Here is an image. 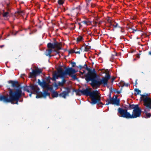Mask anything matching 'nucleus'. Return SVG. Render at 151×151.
<instances>
[{"mask_svg": "<svg viewBox=\"0 0 151 151\" xmlns=\"http://www.w3.org/2000/svg\"><path fill=\"white\" fill-rule=\"evenodd\" d=\"M9 83L12 84V86L14 88H18V86H17V85L19 86V82L17 81H8Z\"/></svg>", "mask_w": 151, "mask_h": 151, "instance_id": "nucleus-19", "label": "nucleus"}, {"mask_svg": "<svg viewBox=\"0 0 151 151\" xmlns=\"http://www.w3.org/2000/svg\"><path fill=\"white\" fill-rule=\"evenodd\" d=\"M107 71L108 72V73H106V74H107V75L105 77H104V78H105L106 79H107V81H108V80L110 78L111 76L109 74V72L108 71V70H107Z\"/></svg>", "mask_w": 151, "mask_h": 151, "instance_id": "nucleus-26", "label": "nucleus"}, {"mask_svg": "<svg viewBox=\"0 0 151 151\" xmlns=\"http://www.w3.org/2000/svg\"><path fill=\"white\" fill-rule=\"evenodd\" d=\"M65 88L66 90L67 91H63L62 93L59 94V96L65 99L67 96H68L69 93L70 92V89L68 87H66Z\"/></svg>", "mask_w": 151, "mask_h": 151, "instance_id": "nucleus-14", "label": "nucleus"}, {"mask_svg": "<svg viewBox=\"0 0 151 151\" xmlns=\"http://www.w3.org/2000/svg\"><path fill=\"white\" fill-rule=\"evenodd\" d=\"M147 109H146L144 110L143 112L144 113H145V118H150L151 116L150 113L147 112Z\"/></svg>", "mask_w": 151, "mask_h": 151, "instance_id": "nucleus-21", "label": "nucleus"}, {"mask_svg": "<svg viewBox=\"0 0 151 151\" xmlns=\"http://www.w3.org/2000/svg\"><path fill=\"white\" fill-rule=\"evenodd\" d=\"M91 6L92 7H94L95 6V5L94 4H91Z\"/></svg>", "mask_w": 151, "mask_h": 151, "instance_id": "nucleus-49", "label": "nucleus"}, {"mask_svg": "<svg viewBox=\"0 0 151 151\" xmlns=\"http://www.w3.org/2000/svg\"><path fill=\"white\" fill-rule=\"evenodd\" d=\"M68 52L69 53L72 54L73 53H75L76 54H80V51H76V50H74L73 49H71L70 50L68 51Z\"/></svg>", "mask_w": 151, "mask_h": 151, "instance_id": "nucleus-23", "label": "nucleus"}, {"mask_svg": "<svg viewBox=\"0 0 151 151\" xmlns=\"http://www.w3.org/2000/svg\"><path fill=\"white\" fill-rule=\"evenodd\" d=\"M83 37L81 36H79L77 38L76 42L78 43L82 41L83 40Z\"/></svg>", "mask_w": 151, "mask_h": 151, "instance_id": "nucleus-25", "label": "nucleus"}, {"mask_svg": "<svg viewBox=\"0 0 151 151\" xmlns=\"http://www.w3.org/2000/svg\"><path fill=\"white\" fill-rule=\"evenodd\" d=\"M52 78L50 77V76H48L47 77H46L45 78V79L47 81L48 83V84L51 83L50 82V79Z\"/></svg>", "mask_w": 151, "mask_h": 151, "instance_id": "nucleus-29", "label": "nucleus"}, {"mask_svg": "<svg viewBox=\"0 0 151 151\" xmlns=\"http://www.w3.org/2000/svg\"><path fill=\"white\" fill-rule=\"evenodd\" d=\"M134 91L137 93V94H139L141 93V91L138 88H135Z\"/></svg>", "mask_w": 151, "mask_h": 151, "instance_id": "nucleus-33", "label": "nucleus"}, {"mask_svg": "<svg viewBox=\"0 0 151 151\" xmlns=\"http://www.w3.org/2000/svg\"><path fill=\"white\" fill-rule=\"evenodd\" d=\"M55 51L56 52V54L59 55V52L56 50H55Z\"/></svg>", "mask_w": 151, "mask_h": 151, "instance_id": "nucleus-50", "label": "nucleus"}, {"mask_svg": "<svg viewBox=\"0 0 151 151\" xmlns=\"http://www.w3.org/2000/svg\"><path fill=\"white\" fill-rule=\"evenodd\" d=\"M23 88L24 90L27 92H30L31 91L29 90H31L33 91L34 93H36L37 94H38L40 92L39 91L40 88L36 85L31 84L29 86H26L25 87H24Z\"/></svg>", "mask_w": 151, "mask_h": 151, "instance_id": "nucleus-6", "label": "nucleus"}, {"mask_svg": "<svg viewBox=\"0 0 151 151\" xmlns=\"http://www.w3.org/2000/svg\"><path fill=\"white\" fill-rule=\"evenodd\" d=\"M83 72H81L80 71V73H81L82 74H83V73H84L85 72V70H83Z\"/></svg>", "mask_w": 151, "mask_h": 151, "instance_id": "nucleus-52", "label": "nucleus"}, {"mask_svg": "<svg viewBox=\"0 0 151 151\" xmlns=\"http://www.w3.org/2000/svg\"><path fill=\"white\" fill-rule=\"evenodd\" d=\"M137 80H136L135 81V85L137 84Z\"/></svg>", "mask_w": 151, "mask_h": 151, "instance_id": "nucleus-57", "label": "nucleus"}, {"mask_svg": "<svg viewBox=\"0 0 151 151\" xmlns=\"http://www.w3.org/2000/svg\"><path fill=\"white\" fill-rule=\"evenodd\" d=\"M58 3L59 5H62L63 4L64 1L63 0H58Z\"/></svg>", "mask_w": 151, "mask_h": 151, "instance_id": "nucleus-30", "label": "nucleus"}, {"mask_svg": "<svg viewBox=\"0 0 151 151\" xmlns=\"http://www.w3.org/2000/svg\"><path fill=\"white\" fill-rule=\"evenodd\" d=\"M22 91L21 88H18L13 91L11 103L12 104H14V101H16L15 104H18V101L19 99L22 96Z\"/></svg>", "mask_w": 151, "mask_h": 151, "instance_id": "nucleus-3", "label": "nucleus"}, {"mask_svg": "<svg viewBox=\"0 0 151 151\" xmlns=\"http://www.w3.org/2000/svg\"><path fill=\"white\" fill-rule=\"evenodd\" d=\"M78 24L79 26V29H80L81 27H82V25L80 23H78Z\"/></svg>", "mask_w": 151, "mask_h": 151, "instance_id": "nucleus-45", "label": "nucleus"}, {"mask_svg": "<svg viewBox=\"0 0 151 151\" xmlns=\"http://www.w3.org/2000/svg\"><path fill=\"white\" fill-rule=\"evenodd\" d=\"M141 113V110L139 106L136 107V108L133 109L132 114L131 115L127 111V109H123L121 108H119L118 109V115L120 117L127 119H133L140 116Z\"/></svg>", "mask_w": 151, "mask_h": 151, "instance_id": "nucleus-2", "label": "nucleus"}, {"mask_svg": "<svg viewBox=\"0 0 151 151\" xmlns=\"http://www.w3.org/2000/svg\"><path fill=\"white\" fill-rule=\"evenodd\" d=\"M30 93L29 94V96L30 97H31L32 96V91H31V92H30Z\"/></svg>", "mask_w": 151, "mask_h": 151, "instance_id": "nucleus-48", "label": "nucleus"}, {"mask_svg": "<svg viewBox=\"0 0 151 151\" xmlns=\"http://www.w3.org/2000/svg\"><path fill=\"white\" fill-rule=\"evenodd\" d=\"M148 54L150 55H151V51H149L148 52Z\"/></svg>", "mask_w": 151, "mask_h": 151, "instance_id": "nucleus-54", "label": "nucleus"}, {"mask_svg": "<svg viewBox=\"0 0 151 151\" xmlns=\"http://www.w3.org/2000/svg\"><path fill=\"white\" fill-rule=\"evenodd\" d=\"M141 98L142 99V101H144V105L147 108L151 109V99L148 97V95L147 94L146 95H141Z\"/></svg>", "mask_w": 151, "mask_h": 151, "instance_id": "nucleus-7", "label": "nucleus"}, {"mask_svg": "<svg viewBox=\"0 0 151 151\" xmlns=\"http://www.w3.org/2000/svg\"><path fill=\"white\" fill-rule=\"evenodd\" d=\"M107 21L109 23H111V22H111V20L109 19H107Z\"/></svg>", "mask_w": 151, "mask_h": 151, "instance_id": "nucleus-44", "label": "nucleus"}, {"mask_svg": "<svg viewBox=\"0 0 151 151\" xmlns=\"http://www.w3.org/2000/svg\"><path fill=\"white\" fill-rule=\"evenodd\" d=\"M114 22V24H113V27H114V28H117V27H118V28H121V27H120L118 24L116 23V22Z\"/></svg>", "mask_w": 151, "mask_h": 151, "instance_id": "nucleus-28", "label": "nucleus"}, {"mask_svg": "<svg viewBox=\"0 0 151 151\" xmlns=\"http://www.w3.org/2000/svg\"><path fill=\"white\" fill-rule=\"evenodd\" d=\"M83 66H84V67H85V66H86H86H87V64H86V63L85 64V65H84Z\"/></svg>", "mask_w": 151, "mask_h": 151, "instance_id": "nucleus-58", "label": "nucleus"}, {"mask_svg": "<svg viewBox=\"0 0 151 151\" xmlns=\"http://www.w3.org/2000/svg\"><path fill=\"white\" fill-rule=\"evenodd\" d=\"M66 82V80L64 78H63L62 81L61 82L59 81L58 83V84H57L55 82L54 86L56 88H58V86L61 87L63 86L65 84Z\"/></svg>", "mask_w": 151, "mask_h": 151, "instance_id": "nucleus-16", "label": "nucleus"}, {"mask_svg": "<svg viewBox=\"0 0 151 151\" xmlns=\"http://www.w3.org/2000/svg\"><path fill=\"white\" fill-rule=\"evenodd\" d=\"M9 12H6L4 13V14H3V17H7L8 16H9Z\"/></svg>", "mask_w": 151, "mask_h": 151, "instance_id": "nucleus-31", "label": "nucleus"}, {"mask_svg": "<svg viewBox=\"0 0 151 151\" xmlns=\"http://www.w3.org/2000/svg\"><path fill=\"white\" fill-rule=\"evenodd\" d=\"M53 45L54 49L56 48L58 50L61 49V48L60 47V45H61V43L58 42L56 41L55 40V41L53 43Z\"/></svg>", "mask_w": 151, "mask_h": 151, "instance_id": "nucleus-18", "label": "nucleus"}, {"mask_svg": "<svg viewBox=\"0 0 151 151\" xmlns=\"http://www.w3.org/2000/svg\"><path fill=\"white\" fill-rule=\"evenodd\" d=\"M97 76L96 73L85 79L87 82L91 81V85L93 89L97 88L100 86L99 80L96 79Z\"/></svg>", "mask_w": 151, "mask_h": 151, "instance_id": "nucleus-4", "label": "nucleus"}, {"mask_svg": "<svg viewBox=\"0 0 151 151\" xmlns=\"http://www.w3.org/2000/svg\"><path fill=\"white\" fill-rule=\"evenodd\" d=\"M124 86H128V84H124Z\"/></svg>", "mask_w": 151, "mask_h": 151, "instance_id": "nucleus-55", "label": "nucleus"}, {"mask_svg": "<svg viewBox=\"0 0 151 151\" xmlns=\"http://www.w3.org/2000/svg\"><path fill=\"white\" fill-rule=\"evenodd\" d=\"M80 50H78H78H76V51H80Z\"/></svg>", "mask_w": 151, "mask_h": 151, "instance_id": "nucleus-61", "label": "nucleus"}, {"mask_svg": "<svg viewBox=\"0 0 151 151\" xmlns=\"http://www.w3.org/2000/svg\"><path fill=\"white\" fill-rule=\"evenodd\" d=\"M92 0H86V1L87 3V5L88 6V3L90 2Z\"/></svg>", "mask_w": 151, "mask_h": 151, "instance_id": "nucleus-40", "label": "nucleus"}, {"mask_svg": "<svg viewBox=\"0 0 151 151\" xmlns=\"http://www.w3.org/2000/svg\"><path fill=\"white\" fill-rule=\"evenodd\" d=\"M38 84L41 86L43 88H46L48 87V83L45 80H43L42 82H41L40 79L38 80Z\"/></svg>", "mask_w": 151, "mask_h": 151, "instance_id": "nucleus-15", "label": "nucleus"}, {"mask_svg": "<svg viewBox=\"0 0 151 151\" xmlns=\"http://www.w3.org/2000/svg\"><path fill=\"white\" fill-rule=\"evenodd\" d=\"M21 12H18V13L19 14H20V13H21Z\"/></svg>", "mask_w": 151, "mask_h": 151, "instance_id": "nucleus-60", "label": "nucleus"}, {"mask_svg": "<svg viewBox=\"0 0 151 151\" xmlns=\"http://www.w3.org/2000/svg\"><path fill=\"white\" fill-rule=\"evenodd\" d=\"M71 64L72 65V67H74L76 65V63L75 62H71Z\"/></svg>", "mask_w": 151, "mask_h": 151, "instance_id": "nucleus-36", "label": "nucleus"}, {"mask_svg": "<svg viewBox=\"0 0 151 151\" xmlns=\"http://www.w3.org/2000/svg\"><path fill=\"white\" fill-rule=\"evenodd\" d=\"M65 70H67L68 71V73H65V75H68L70 76L73 79L76 80L77 79V78L76 75H73V74H75L77 72V71L75 69H73L72 67L69 68H66L65 67Z\"/></svg>", "mask_w": 151, "mask_h": 151, "instance_id": "nucleus-11", "label": "nucleus"}, {"mask_svg": "<svg viewBox=\"0 0 151 151\" xmlns=\"http://www.w3.org/2000/svg\"><path fill=\"white\" fill-rule=\"evenodd\" d=\"M137 57L138 58H140V54H137Z\"/></svg>", "mask_w": 151, "mask_h": 151, "instance_id": "nucleus-51", "label": "nucleus"}, {"mask_svg": "<svg viewBox=\"0 0 151 151\" xmlns=\"http://www.w3.org/2000/svg\"><path fill=\"white\" fill-rule=\"evenodd\" d=\"M122 88H121L120 90V91H116V93L117 94H119L121 92V91L122 90Z\"/></svg>", "mask_w": 151, "mask_h": 151, "instance_id": "nucleus-42", "label": "nucleus"}, {"mask_svg": "<svg viewBox=\"0 0 151 151\" xmlns=\"http://www.w3.org/2000/svg\"><path fill=\"white\" fill-rule=\"evenodd\" d=\"M121 29V32L122 33H123L124 32V30L123 27H121L120 28Z\"/></svg>", "mask_w": 151, "mask_h": 151, "instance_id": "nucleus-38", "label": "nucleus"}, {"mask_svg": "<svg viewBox=\"0 0 151 151\" xmlns=\"http://www.w3.org/2000/svg\"><path fill=\"white\" fill-rule=\"evenodd\" d=\"M80 91H81V90H80L79 89L78 90V91L76 93V95L81 96V94L80 93V92H81Z\"/></svg>", "mask_w": 151, "mask_h": 151, "instance_id": "nucleus-34", "label": "nucleus"}, {"mask_svg": "<svg viewBox=\"0 0 151 151\" xmlns=\"http://www.w3.org/2000/svg\"><path fill=\"white\" fill-rule=\"evenodd\" d=\"M4 45H0V47L1 48H2L3 47H4Z\"/></svg>", "mask_w": 151, "mask_h": 151, "instance_id": "nucleus-53", "label": "nucleus"}, {"mask_svg": "<svg viewBox=\"0 0 151 151\" xmlns=\"http://www.w3.org/2000/svg\"><path fill=\"white\" fill-rule=\"evenodd\" d=\"M78 91V90H77L75 89H74L73 90V92H75L76 93V92Z\"/></svg>", "mask_w": 151, "mask_h": 151, "instance_id": "nucleus-46", "label": "nucleus"}, {"mask_svg": "<svg viewBox=\"0 0 151 151\" xmlns=\"http://www.w3.org/2000/svg\"><path fill=\"white\" fill-rule=\"evenodd\" d=\"M89 45V43H88V45Z\"/></svg>", "mask_w": 151, "mask_h": 151, "instance_id": "nucleus-62", "label": "nucleus"}, {"mask_svg": "<svg viewBox=\"0 0 151 151\" xmlns=\"http://www.w3.org/2000/svg\"><path fill=\"white\" fill-rule=\"evenodd\" d=\"M118 96L117 95H114L112 98L109 99L106 101L107 103L106 104V105H108L109 104L115 105L116 106H119L120 103L119 99H117Z\"/></svg>", "mask_w": 151, "mask_h": 151, "instance_id": "nucleus-9", "label": "nucleus"}, {"mask_svg": "<svg viewBox=\"0 0 151 151\" xmlns=\"http://www.w3.org/2000/svg\"><path fill=\"white\" fill-rule=\"evenodd\" d=\"M137 106L138 107L139 106V105L138 104L134 105V104H129V107L128 108V109L129 110H131L133 109H134Z\"/></svg>", "mask_w": 151, "mask_h": 151, "instance_id": "nucleus-20", "label": "nucleus"}, {"mask_svg": "<svg viewBox=\"0 0 151 151\" xmlns=\"http://www.w3.org/2000/svg\"><path fill=\"white\" fill-rule=\"evenodd\" d=\"M75 1H76V0H75Z\"/></svg>", "mask_w": 151, "mask_h": 151, "instance_id": "nucleus-63", "label": "nucleus"}, {"mask_svg": "<svg viewBox=\"0 0 151 151\" xmlns=\"http://www.w3.org/2000/svg\"><path fill=\"white\" fill-rule=\"evenodd\" d=\"M90 49V47L87 45L85 48L84 50L86 51H88Z\"/></svg>", "mask_w": 151, "mask_h": 151, "instance_id": "nucleus-32", "label": "nucleus"}, {"mask_svg": "<svg viewBox=\"0 0 151 151\" xmlns=\"http://www.w3.org/2000/svg\"><path fill=\"white\" fill-rule=\"evenodd\" d=\"M116 79V78L114 77H113L112 78V81H113L115 79Z\"/></svg>", "mask_w": 151, "mask_h": 151, "instance_id": "nucleus-47", "label": "nucleus"}, {"mask_svg": "<svg viewBox=\"0 0 151 151\" xmlns=\"http://www.w3.org/2000/svg\"><path fill=\"white\" fill-rule=\"evenodd\" d=\"M113 22H111V23H109L110 25L109 26V27H111V26H113V24H114Z\"/></svg>", "mask_w": 151, "mask_h": 151, "instance_id": "nucleus-43", "label": "nucleus"}, {"mask_svg": "<svg viewBox=\"0 0 151 151\" xmlns=\"http://www.w3.org/2000/svg\"><path fill=\"white\" fill-rule=\"evenodd\" d=\"M75 9H78L80 10L81 9V7L79 5L78 6L76 7V8H74L72 10H74Z\"/></svg>", "mask_w": 151, "mask_h": 151, "instance_id": "nucleus-35", "label": "nucleus"}, {"mask_svg": "<svg viewBox=\"0 0 151 151\" xmlns=\"http://www.w3.org/2000/svg\"><path fill=\"white\" fill-rule=\"evenodd\" d=\"M42 73V70L40 69L33 70L32 72L29 73V77L32 78L36 77L38 75H40Z\"/></svg>", "mask_w": 151, "mask_h": 151, "instance_id": "nucleus-12", "label": "nucleus"}, {"mask_svg": "<svg viewBox=\"0 0 151 151\" xmlns=\"http://www.w3.org/2000/svg\"><path fill=\"white\" fill-rule=\"evenodd\" d=\"M51 95L53 98L57 97L58 95V94L57 92L55 91H53L52 92Z\"/></svg>", "mask_w": 151, "mask_h": 151, "instance_id": "nucleus-24", "label": "nucleus"}, {"mask_svg": "<svg viewBox=\"0 0 151 151\" xmlns=\"http://www.w3.org/2000/svg\"><path fill=\"white\" fill-rule=\"evenodd\" d=\"M13 91L10 89L9 91V97L3 95H0V101H2L4 103H10Z\"/></svg>", "mask_w": 151, "mask_h": 151, "instance_id": "nucleus-8", "label": "nucleus"}, {"mask_svg": "<svg viewBox=\"0 0 151 151\" xmlns=\"http://www.w3.org/2000/svg\"><path fill=\"white\" fill-rule=\"evenodd\" d=\"M50 93L47 92V91L45 90L44 91V92L42 93L41 92H40L38 94H37L36 98H39L43 97L45 98L47 96H50Z\"/></svg>", "mask_w": 151, "mask_h": 151, "instance_id": "nucleus-13", "label": "nucleus"}, {"mask_svg": "<svg viewBox=\"0 0 151 151\" xmlns=\"http://www.w3.org/2000/svg\"><path fill=\"white\" fill-rule=\"evenodd\" d=\"M68 70H66L65 71H63L62 68H59L58 70V73L59 74H57V73H55L53 74L52 77L51 79L54 81H55L56 79H58V78L60 77L64 78L65 76V73H68Z\"/></svg>", "mask_w": 151, "mask_h": 151, "instance_id": "nucleus-5", "label": "nucleus"}, {"mask_svg": "<svg viewBox=\"0 0 151 151\" xmlns=\"http://www.w3.org/2000/svg\"><path fill=\"white\" fill-rule=\"evenodd\" d=\"M48 89L50 90H51L52 89V87H50L49 84H48V87H47V88Z\"/></svg>", "mask_w": 151, "mask_h": 151, "instance_id": "nucleus-39", "label": "nucleus"}, {"mask_svg": "<svg viewBox=\"0 0 151 151\" xmlns=\"http://www.w3.org/2000/svg\"><path fill=\"white\" fill-rule=\"evenodd\" d=\"M109 99H111V98H111V95H110V96H109Z\"/></svg>", "mask_w": 151, "mask_h": 151, "instance_id": "nucleus-59", "label": "nucleus"}, {"mask_svg": "<svg viewBox=\"0 0 151 151\" xmlns=\"http://www.w3.org/2000/svg\"><path fill=\"white\" fill-rule=\"evenodd\" d=\"M77 67L79 68L80 70H81L83 68H85L86 70L88 71V73L85 76V77H86L85 79H87V78L89 77L92 75L96 73L95 69H94L93 70H92L88 68L87 66L85 67L84 66H82L81 65H79L78 66H77Z\"/></svg>", "mask_w": 151, "mask_h": 151, "instance_id": "nucleus-10", "label": "nucleus"}, {"mask_svg": "<svg viewBox=\"0 0 151 151\" xmlns=\"http://www.w3.org/2000/svg\"><path fill=\"white\" fill-rule=\"evenodd\" d=\"M100 85L103 84L104 87L107 86L108 85V82L107 79L103 77L102 79H99Z\"/></svg>", "mask_w": 151, "mask_h": 151, "instance_id": "nucleus-17", "label": "nucleus"}, {"mask_svg": "<svg viewBox=\"0 0 151 151\" xmlns=\"http://www.w3.org/2000/svg\"><path fill=\"white\" fill-rule=\"evenodd\" d=\"M129 29H132V30L133 31V32H132V33H134L135 32H136L137 31V29H135L132 28H129Z\"/></svg>", "mask_w": 151, "mask_h": 151, "instance_id": "nucleus-37", "label": "nucleus"}, {"mask_svg": "<svg viewBox=\"0 0 151 151\" xmlns=\"http://www.w3.org/2000/svg\"><path fill=\"white\" fill-rule=\"evenodd\" d=\"M85 24H87L88 23V22L86 21H84L81 22Z\"/></svg>", "mask_w": 151, "mask_h": 151, "instance_id": "nucleus-41", "label": "nucleus"}, {"mask_svg": "<svg viewBox=\"0 0 151 151\" xmlns=\"http://www.w3.org/2000/svg\"><path fill=\"white\" fill-rule=\"evenodd\" d=\"M110 89L111 90V91H110V92L111 93L112 92V88H110Z\"/></svg>", "mask_w": 151, "mask_h": 151, "instance_id": "nucleus-56", "label": "nucleus"}, {"mask_svg": "<svg viewBox=\"0 0 151 151\" xmlns=\"http://www.w3.org/2000/svg\"><path fill=\"white\" fill-rule=\"evenodd\" d=\"M91 88H87L85 89L83 88L80 91L82 95L87 96H90L91 101L90 103L92 104L104 105V104L101 101V97L98 91L96 90L91 91Z\"/></svg>", "mask_w": 151, "mask_h": 151, "instance_id": "nucleus-1", "label": "nucleus"}, {"mask_svg": "<svg viewBox=\"0 0 151 151\" xmlns=\"http://www.w3.org/2000/svg\"><path fill=\"white\" fill-rule=\"evenodd\" d=\"M52 49H50L48 50H47L45 52V55L47 56H49L50 57L51 56L50 54L52 53Z\"/></svg>", "mask_w": 151, "mask_h": 151, "instance_id": "nucleus-22", "label": "nucleus"}, {"mask_svg": "<svg viewBox=\"0 0 151 151\" xmlns=\"http://www.w3.org/2000/svg\"><path fill=\"white\" fill-rule=\"evenodd\" d=\"M53 43L49 42L47 44V46L49 48L54 49V47H53Z\"/></svg>", "mask_w": 151, "mask_h": 151, "instance_id": "nucleus-27", "label": "nucleus"}]
</instances>
